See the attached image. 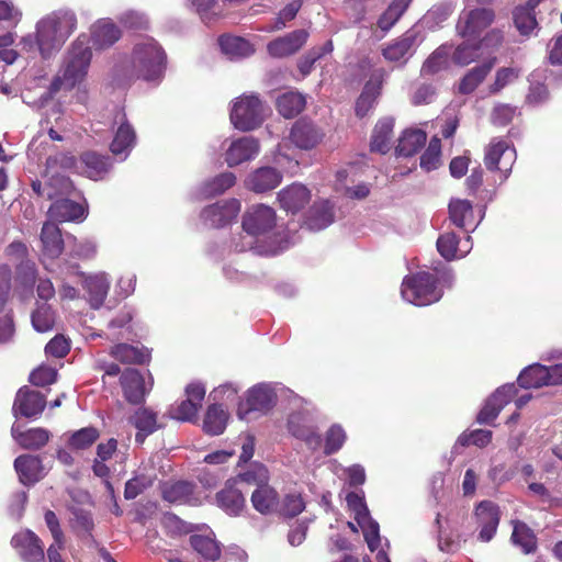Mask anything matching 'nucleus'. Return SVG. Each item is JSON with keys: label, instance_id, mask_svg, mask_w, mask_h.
Masks as SVG:
<instances>
[{"label": "nucleus", "instance_id": "55", "mask_svg": "<svg viewBox=\"0 0 562 562\" xmlns=\"http://www.w3.org/2000/svg\"><path fill=\"white\" fill-rule=\"evenodd\" d=\"M334 49L333 42L329 40L324 45L319 47L311 48L306 54H304L297 63V68L303 77H306L311 74L314 64L321 59L323 56L330 54Z\"/></svg>", "mask_w": 562, "mask_h": 562}, {"label": "nucleus", "instance_id": "31", "mask_svg": "<svg viewBox=\"0 0 562 562\" xmlns=\"http://www.w3.org/2000/svg\"><path fill=\"white\" fill-rule=\"evenodd\" d=\"M250 501L252 507L261 515L268 516L276 514L279 510V494L268 483L256 487L251 494Z\"/></svg>", "mask_w": 562, "mask_h": 562}, {"label": "nucleus", "instance_id": "45", "mask_svg": "<svg viewBox=\"0 0 562 562\" xmlns=\"http://www.w3.org/2000/svg\"><path fill=\"white\" fill-rule=\"evenodd\" d=\"M547 366L533 363L524 369L518 376V384L524 389H538L548 385Z\"/></svg>", "mask_w": 562, "mask_h": 562}, {"label": "nucleus", "instance_id": "20", "mask_svg": "<svg viewBox=\"0 0 562 562\" xmlns=\"http://www.w3.org/2000/svg\"><path fill=\"white\" fill-rule=\"evenodd\" d=\"M120 381L124 397L131 404L143 403L151 387V383H149V386H146L143 374L136 369H126L122 373Z\"/></svg>", "mask_w": 562, "mask_h": 562}, {"label": "nucleus", "instance_id": "23", "mask_svg": "<svg viewBox=\"0 0 562 562\" xmlns=\"http://www.w3.org/2000/svg\"><path fill=\"white\" fill-rule=\"evenodd\" d=\"M281 181V171L277 168L266 166L250 172L245 180V186L255 193H265L276 189Z\"/></svg>", "mask_w": 562, "mask_h": 562}, {"label": "nucleus", "instance_id": "57", "mask_svg": "<svg viewBox=\"0 0 562 562\" xmlns=\"http://www.w3.org/2000/svg\"><path fill=\"white\" fill-rule=\"evenodd\" d=\"M412 0H393L378 20L379 27L389 31L406 11Z\"/></svg>", "mask_w": 562, "mask_h": 562}, {"label": "nucleus", "instance_id": "13", "mask_svg": "<svg viewBox=\"0 0 562 562\" xmlns=\"http://www.w3.org/2000/svg\"><path fill=\"white\" fill-rule=\"evenodd\" d=\"M240 201L228 199L218 201L203 209L201 218L211 227H223L236 220L240 212Z\"/></svg>", "mask_w": 562, "mask_h": 562}, {"label": "nucleus", "instance_id": "28", "mask_svg": "<svg viewBox=\"0 0 562 562\" xmlns=\"http://www.w3.org/2000/svg\"><path fill=\"white\" fill-rule=\"evenodd\" d=\"M130 423L137 429L135 441L138 445H143L149 435L161 427L158 423L157 413L148 407L137 408L130 417Z\"/></svg>", "mask_w": 562, "mask_h": 562}, {"label": "nucleus", "instance_id": "35", "mask_svg": "<svg viewBox=\"0 0 562 562\" xmlns=\"http://www.w3.org/2000/svg\"><path fill=\"white\" fill-rule=\"evenodd\" d=\"M334 217V205L328 200H322L313 204L304 224L307 229L318 232L328 227Z\"/></svg>", "mask_w": 562, "mask_h": 562}, {"label": "nucleus", "instance_id": "37", "mask_svg": "<svg viewBox=\"0 0 562 562\" xmlns=\"http://www.w3.org/2000/svg\"><path fill=\"white\" fill-rule=\"evenodd\" d=\"M121 38L120 29L110 20H99L91 27V40L94 47L104 49Z\"/></svg>", "mask_w": 562, "mask_h": 562}, {"label": "nucleus", "instance_id": "63", "mask_svg": "<svg viewBox=\"0 0 562 562\" xmlns=\"http://www.w3.org/2000/svg\"><path fill=\"white\" fill-rule=\"evenodd\" d=\"M239 481L256 485L267 484L269 480L268 470L263 464L252 463L246 471L239 473Z\"/></svg>", "mask_w": 562, "mask_h": 562}, {"label": "nucleus", "instance_id": "38", "mask_svg": "<svg viewBox=\"0 0 562 562\" xmlns=\"http://www.w3.org/2000/svg\"><path fill=\"white\" fill-rule=\"evenodd\" d=\"M218 45L222 53L232 60L249 57L255 52L252 44L239 36L222 35Z\"/></svg>", "mask_w": 562, "mask_h": 562}, {"label": "nucleus", "instance_id": "56", "mask_svg": "<svg viewBox=\"0 0 562 562\" xmlns=\"http://www.w3.org/2000/svg\"><path fill=\"white\" fill-rule=\"evenodd\" d=\"M192 548L204 559L215 561L221 555L217 541L210 536L193 535L190 537Z\"/></svg>", "mask_w": 562, "mask_h": 562}, {"label": "nucleus", "instance_id": "25", "mask_svg": "<svg viewBox=\"0 0 562 562\" xmlns=\"http://www.w3.org/2000/svg\"><path fill=\"white\" fill-rule=\"evenodd\" d=\"M237 481H227L224 488L216 494V504L229 516H238L246 506V499L236 487Z\"/></svg>", "mask_w": 562, "mask_h": 562}, {"label": "nucleus", "instance_id": "49", "mask_svg": "<svg viewBox=\"0 0 562 562\" xmlns=\"http://www.w3.org/2000/svg\"><path fill=\"white\" fill-rule=\"evenodd\" d=\"M305 97L299 92L289 91L281 94L277 100V108L279 113L291 119L296 116L305 108Z\"/></svg>", "mask_w": 562, "mask_h": 562}, {"label": "nucleus", "instance_id": "52", "mask_svg": "<svg viewBox=\"0 0 562 562\" xmlns=\"http://www.w3.org/2000/svg\"><path fill=\"white\" fill-rule=\"evenodd\" d=\"M236 183V177L233 172H223L214 178L206 180L201 186V195L204 198H212L223 194Z\"/></svg>", "mask_w": 562, "mask_h": 562}, {"label": "nucleus", "instance_id": "54", "mask_svg": "<svg viewBox=\"0 0 562 562\" xmlns=\"http://www.w3.org/2000/svg\"><path fill=\"white\" fill-rule=\"evenodd\" d=\"M535 8L532 4L527 3L526 5L517 7L514 11L515 26L522 36H529L538 25Z\"/></svg>", "mask_w": 562, "mask_h": 562}, {"label": "nucleus", "instance_id": "3", "mask_svg": "<svg viewBox=\"0 0 562 562\" xmlns=\"http://www.w3.org/2000/svg\"><path fill=\"white\" fill-rule=\"evenodd\" d=\"M277 215L272 207L265 204L252 205L243 216V228L247 234L239 251L254 249L259 255L272 256L285 248L274 233Z\"/></svg>", "mask_w": 562, "mask_h": 562}, {"label": "nucleus", "instance_id": "36", "mask_svg": "<svg viewBox=\"0 0 562 562\" xmlns=\"http://www.w3.org/2000/svg\"><path fill=\"white\" fill-rule=\"evenodd\" d=\"M11 434L19 446L29 450H37L44 447L50 437V432L45 428L38 427L22 431L16 424H13Z\"/></svg>", "mask_w": 562, "mask_h": 562}, {"label": "nucleus", "instance_id": "4", "mask_svg": "<svg viewBox=\"0 0 562 562\" xmlns=\"http://www.w3.org/2000/svg\"><path fill=\"white\" fill-rule=\"evenodd\" d=\"M430 271H419L405 277L402 282L403 300L416 306H427L438 302L443 289H450L454 282L452 270L446 263L438 261Z\"/></svg>", "mask_w": 562, "mask_h": 562}, {"label": "nucleus", "instance_id": "40", "mask_svg": "<svg viewBox=\"0 0 562 562\" xmlns=\"http://www.w3.org/2000/svg\"><path fill=\"white\" fill-rule=\"evenodd\" d=\"M85 213L81 204L69 199L56 200L49 207L50 216L61 222L83 220Z\"/></svg>", "mask_w": 562, "mask_h": 562}, {"label": "nucleus", "instance_id": "15", "mask_svg": "<svg viewBox=\"0 0 562 562\" xmlns=\"http://www.w3.org/2000/svg\"><path fill=\"white\" fill-rule=\"evenodd\" d=\"M11 544L23 562H44L43 542L32 530L16 532L11 539Z\"/></svg>", "mask_w": 562, "mask_h": 562}, {"label": "nucleus", "instance_id": "39", "mask_svg": "<svg viewBox=\"0 0 562 562\" xmlns=\"http://www.w3.org/2000/svg\"><path fill=\"white\" fill-rule=\"evenodd\" d=\"M81 164L83 173L92 180L102 179L112 166L110 157L93 151L85 153L81 156Z\"/></svg>", "mask_w": 562, "mask_h": 562}, {"label": "nucleus", "instance_id": "64", "mask_svg": "<svg viewBox=\"0 0 562 562\" xmlns=\"http://www.w3.org/2000/svg\"><path fill=\"white\" fill-rule=\"evenodd\" d=\"M477 44L481 46L482 54L495 53L504 42V32L501 29H491L484 36H480Z\"/></svg>", "mask_w": 562, "mask_h": 562}, {"label": "nucleus", "instance_id": "1", "mask_svg": "<svg viewBox=\"0 0 562 562\" xmlns=\"http://www.w3.org/2000/svg\"><path fill=\"white\" fill-rule=\"evenodd\" d=\"M167 54L164 47L153 37L138 38L130 56L115 65L117 75L125 79H142L148 82H159L166 72Z\"/></svg>", "mask_w": 562, "mask_h": 562}, {"label": "nucleus", "instance_id": "34", "mask_svg": "<svg viewBox=\"0 0 562 562\" xmlns=\"http://www.w3.org/2000/svg\"><path fill=\"white\" fill-rule=\"evenodd\" d=\"M162 497L171 504L199 505L200 498L194 494V486L189 482H176L167 484L162 488Z\"/></svg>", "mask_w": 562, "mask_h": 562}, {"label": "nucleus", "instance_id": "26", "mask_svg": "<svg viewBox=\"0 0 562 562\" xmlns=\"http://www.w3.org/2000/svg\"><path fill=\"white\" fill-rule=\"evenodd\" d=\"M449 215L456 226L467 232L471 227V232H473L483 220L484 212H482L479 220L475 221L472 203L468 200L454 199L449 203Z\"/></svg>", "mask_w": 562, "mask_h": 562}, {"label": "nucleus", "instance_id": "44", "mask_svg": "<svg viewBox=\"0 0 562 562\" xmlns=\"http://www.w3.org/2000/svg\"><path fill=\"white\" fill-rule=\"evenodd\" d=\"M394 121L392 117L380 120L372 134L370 147L372 151L385 154L390 149V137L393 131Z\"/></svg>", "mask_w": 562, "mask_h": 562}, {"label": "nucleus", "instance_id": "53", "mask_svg": "<svg viewBox=\"0 0 562 562\" xmlns=\"http://www.w3.org/2000/svg\"><path fill=\"white\" fill-rule=\"evenodd\" d=\"M482 55L481 46L477 44L476 40L464 38V41L454 48L452 60L459 66H467L475 61Z\"/></svg>", "mask_w": 562, "mask_h": 562}, {"label": "nucleus", "instance_id": "61", "mask_svg": "<svg viewBox=\"0 0 562 562\" xmlns=\"http://www.w3.org/2000/svg\"><path fill=\"white\" fill-rule=\"evenodd\" d=\"M190 5L200 15L201 20L209 24L215 21L221 11L217 10V0H189Z\"/></svg>", "mask_w": 562, "mask_h": 562}, {"label": "nucleus", "instance_id": "42", "mask_svg": "<svg viewBox=\"0 0 562 562\" xmlns=\"http://www.w3.org/2000/svg\"><path fill=\"white\" fill-rule=\"evenodd\" d=\"M427 135L422 130H406L398 139L396 154L409 157L415 155L426 143Z\"/></svg>", "mask_w": 562, "mask_h": 562}, {"label": "nucleus", "instance_id": "2", "mask_svg": "<svg viewBox=\"0 0 562 562\" xmlns=\"http://www.w3.org/2000/svg\"><path fill=\"white\" fill-rule=\"evenodd\" d=\"M92 59L89 40L81 34L71 44L64 57L63 64L50 82L48 91L41 94L37 101L32 102L35 108H44L58 92H68L79 87L86 79Z\"/></svg>", "mask_w": 562, "mask_h": 562}, {"label": "nucleus", "instance_id": "41", "mask_svg": "<svg viewBox=\"0 0 562 562\" xmlns=\"http://www.w3.org/2000/svg\"><path fill=\"white\" fill-rule=\"evenodd\" d=\"M496 58H491L486 63L479 65L469 70L461 79L459 85V91L463 94L473 92L477 86L486 78L495 65Z\"/></svg>", "mask_w": 562, "mask_h": 562}, {"label": "nucleus", "instance_id": "19", "mask_svg": "<svg viewBox=\"0 0 562 562\" xmlns=\"http://www.w3.org/2000/svg\"><path fill=\"white\" fill-rule=\"evenodd\" d=\"M517 389L514 383L498 387L485 402L477 415L480 424H491L501 413L503 407L516 395Z\"/></svg>", "mask_w": 562, "mask_h": 562}, {"label": "nucleus", "instance_id": "18", "mask_svg": "<svg viewBox=\"0 0 562 562\" xmlns=\"http://www.w3.org/2000/svg\"><path fill=\"white\" fill-rule=\"evenodd\" d=\"M310 34L305 30H295L279 36L267 45L268 54L274 58H284L297 53L307 42Z\"/></svg>", "mask_w": 562, "mask_h": 562}, {"label": "nucleus", "instance_id": "14", "mask_svg": "<svg viewBox=\"0 0 562 562\" xmlns=\"http://www.w3.org/2000/svg\"><path fill=\"white\" fill-rule=\"evenodd\" d=\"M474 515L479 529L477 539L481 542H490L499 525V507L491 501H482L475 507Z\"/></svg>", "mask_w": 562, "mask_h": 562}, {"label": "nucleus", "instance_id": "46", "mask_svg": "<svg viewBox=\"0 0 562 562\" xmlns=\"http://www.w3.org/2000/svg\"><path fill=\"white\" fill-rule=\"evenodd\" d=\"M66 445L70 450H86L90 448L100 437V431L93 426L83 427L66 435Z\"/></svg>", "mask_w": 562, "mask_h": 562}, {"label": "nucleus", "instance_id": "29", "mask_svg": "<svg viewBox=\"0 0 562 562\" xmlns=\"http://www.w3.org/2000/svg\"><path fill=\"white\" fill-rule=\"evenodd\" d=\"M110 278L104 272L89 274L83 279V289L87 292V300L92 308L102 306L109 289Z\"/></svg>", "mask_w": 562, "mask_h": 562}, {"label": "nucleus", "instance_id": "7", "mask_svg": "<svg viewBox=\"0 0 562 562\" xmlns=\"http://www.w3.org/2000/svg\"><path fill=\"white\" fill-rule=\"evenodd\" d=\"M425 36L420 25H415L382 49L383 57L398 66L405 65L414 55Z\"/></svg>", "mask_w": 562, "mask_h": 562}, {"label": "nucleus", "instance_id": "5", "mask_svg": "<svg viewBox=\"0 0 562 562\" xmlns=\"http://www.w3.org/2000/svg\"><path fill=\"white\" fill-rule=\"evenodd\" d=\"M77 27L76 14L70 10L55 11L36 23L40 54L49 58L60 50Z\"/></svg>", "mask_w": 562, "mask_h": 562}, {"label": "nucleus", "instance_id": "10", "mask_svg": "<svg viewBox=\"0 0 562 562\" xmlns=\"http://www.w3.org/2000/svg\"><path fill=\"white\" fill-rule=\"evenodd\" d=\"M516 158V150L508 142L494 138L485 150L484 162L488 170L499 172L503 183L509 177Z\"/></svg>", "mask_w": 562, "mask_h": 562}, {"label": "nucleus", "instance_id": "22", "mask_svg": "<svg viewBox=\"0 0 562 562\" xmlns=\"http://www.w3.org/2000/svg\"><path fill=\"white\" fill-rule=\"evenodd\" d=\"M437 250L448 261L464 258L472 249L470 235L463 241L453 232H446L437 239Z\"/></svg>", "mask_w": 562, "mask_h": 562}, {"label": "nucleus", "instance_id": "21", "mask_svg": "<svg viewBox=\"0 0 562 562\" xmlns=\"http://www.w3.org/2000/svg\"><path fill=\"white\" fill-rule=\"evenodd\" d=\"M43 265L49 272H55L47 263V259H56L64 250V239L58 226L47 222L41 232Z\"/></svg>", "mask_w": 562, "mask_h": 562}, {"label": "nucleus", "instance_id": "43", "mask_svg": "<svg viewBox=\"0 0 562 562\" xmlns=\"http://www.w3.org/2000/svg\"><path fill=\"white\" fill-rule=\"evenodd\" d=\"M228 413L217 404L209 406L203 420V430L212 436L223 434L227 426Z\"/></svg>", "mask_w": 562, "mask_h": 562}, {"label": "nucleus", "instance_id": "47", "mask_svg": "<svg viewBox=\"0 0 562 562\" xmlns=\"http://www.w3.org/2000/svg\"><path fill=\"white\" fill-rule=\"evenodd\" d=\"M451 52L452 47L448 44L439 46L423 64L420 69L422 75H435L447 69Z\"/></svg>", "mask_w": 562, "mask_h": 562}, {"label": "nucleus", "instance_id": "12", "mask_svg": "<svg viewBox=\"0 0 562 562\" xmlns=\"http://www.w3.org/2000/svg\"><path fill=\"white\" fill-rule=\"evenodd\" d=\"M187 400L181 401L177 405H172L169 409L171 418L180 422H192L202 405L205 396V387L201 383H191L186 387Z\"/></svg>", "mask_w": 562, "mask_h": 562}, {"label": "nucleus", "instance_id": "16", "mask_svg": "<svg viewBox=\"0 0 562 562\" xmlns=\"http://www.w3.org/2000/svg\"><path fill=\"white\" fill-rule=\"evenodd\" d=\"M289 431L297 439L303 440L312 450H317L322 446V437L316 431L313 420L305 413H293L288 420Z\"/></svg>", "mask_w": 562, "mask_h": 562}, {"label": "nucleus", "instance_id": "27", "mask_svg": "<svg viewBox=\"0 0 562 562\" xmlns=\"http://www.w3.org/2000/svg\"><path fill=\"white\" fill-rule=\"evenodd\" d=\"M278 200L283 210L294 214L310 202L311 192L301 183H292L278 193Z\"/></svg>", "mask_w": 562, "mask_h": 562}, {"label": "nucleus", "instance_id": "24", "mask_svg": "<svg viewBox=\"0 0 562 562\" xmlns=\"http://www.w3.org/2000/svg\"><path fill=\"white\" fill-rule=\"evenodd\" d=\"M260 150L259 142L250 136L240 137L229 145L225 160L229 167L254 159Z\"/></svg>", "mask_w": 562, "mask_h": 562}, {"label": "nucleus", "instance_id": "58", "mask_svg": "<svg viewBox=\"0 0 562 562\" xmlns=\"http://www.w3.org/2000/svg\"><path fill=\"white\" fill-rule=\"evenodd\" d=\"M33 328L38 333H46L53 329L55 324V312L47 303L38 304L31 316Z\"/></svg>", "mask_w": 562, "mask_h": 562}, {"label": "nucleus", "instance_id": "32", "mask_svg": "<svg viewBox=\"0 0 562 562\" xmlns=\"http://www.w3.org/2000/svg\"><path fill=\"white\" fill-rule=\"evenodd\" d=\"M323 137V134L316 126L305 120L297 121L290 133L291 142L301 149H311L316 146Z\"/></svg>", "mask_w": 562, "mask_h": 562}, {"label": "nucleus", "instance_id": "60", "mask_svg": "<svg viewBox=\"0 0 562 562\" xmlns=\"http://www.w3.org/2000/svg\"><path fill=\"white\" fill-rule=\"evenodd\" d=\"M346 439L347 435L344 428L338 424L331 425L325 437V454L330 456L337 452L344 446Z\"/></svg>", "mask_w": 562, "mask_h": 562}, {"label": "nucleus", "instance_id": "17", "mask_svg": "<svg viewBox=\"0 0 562 562\" xmlns=\"http://www.w3.org/2000/svg\"><path fill=\"white\" fill-rule=\"evenodd\" d=\"M45 406V395L27 386H23L16 393L12 411L14 416L21 415L26 418H32L41 415Z\"/></svg>", "mask_w": 562, "mask_h": 562}, {"label": "nucleus", "instance_id": "51", "mask_svg": "<svg viewBox=\"0 0 562 562\" xmlns=\"http://www.w3.org/2000/svg\"><path fill=\"white\" fill-rule=\"evenodd\" d=\"M70 188L71 182L66 177L54 178L45 186L40 180L32 181L33 192L38 196H45L49 200L55 199L58 194L68 193Z\"/></svg>", "mask_w": 562, "mask_h": 562}, {"label": "nucleus", "instance_id": "8", "mask_svg": "<svg viewBox=\"0 0 562 562\" xmlns=\"http://www.w3.org/2000/svg\"><path fill=\"white\" fill-rule=\"evenodd\" d=\"M276 392L269 383H258L250 387L240 401L237 416L241 420H249L251 413H267L276 403Z\"/></svg>", "mask_w": 562, "mask_h": 562}, {"label": "nucleus", "instance_id": "11", "mask_svg": "<svg viewBox=\"0 0 562 562\" xmlns=\"http://www.w3.org/2000/svg\"><path fill=\"white\" fill-rule=\"evenodd\" d=\"M114 137L110 145L111 153L119 157L121 161L125 160L135 147L137 136L135 128L128 122L126 114L122 111L117 112L114 119Z\"/></svg>", "mask_w": 562, "mask_h": 562}, {"label": "nucleus", "instance_id": "30", "mask_svg": "<svg viewBox=\"0 0 562 562\" xmlns=\"http://www.w3.org/2000/svg\"><path fill=\"white\" fill-rule=\"evenodd\" d=\"M383 82L382 71H375L364 85V88L356 102V114L359 117L366 116L376 102Z\"/></svg>", "mask_w": 562, "mask_h": 562}, {"label": "nucleus", "instance_id": "9", "mask_svg": "<svg viewBox=\"0 0 562 562\" xmlns=\"http://www.w3.org/2000/svg\"><path fill=\"white\" fill-rule=\"evenodd\" d=\"M495 20L494 11L485 8L464 9L461 11L456 31L462 38L477 40Z\"/></svg>", "mask_w": 562, "mask_h": 562}, {"label": "nucleus", "instance_id": "48", "mask_svg": "<svg viewBox=\"0 0 562 562\" xmlns=\"http://www.w3.org/2000/svg\"><path fill=\"white\" fill-rule=\"evenodd\" d=\"M111 356L123 363H145L149 360L150 353L146 348L119 344L111 349Z\"/></svg>", "mask_w": 562, "mask_h": 562}, {"label": "nucleus", "instance_id": "50", "mask_svg": "<svg viewBox=\"0 0 562 562\" xmlns=\"http://www.w3.org/2000/svg\"><path fill=\"white\" fill-rule=\"evenodd\" d=\"M514 529L512 533L513 543L520 548L525 554H529L537 549V539L533 531L522 521H513Z\"/></svg>", "mask_w": 562, "mask_h": 562}, {"label": "nucleus", "instance_id": "6", "mask_svg": "<svg viewBox=\"0 0 562 562\" xmlns=\"http://www.w3.org/2000/svg\"><path fill=\"white\" fill-rule=\"evenodd\" d=\"M263 121L262 103L256 94H244L233 102L231 122L239 131H251Z\"/></svg>", "mask_w": 562, "mask_h": 562}, {"label": "nucleus", "instance_id": "33", "mask_svg": "<svg viewBox=\"0 0 562 562\" xmlns=\"http://www.w3.org/2000/svg\"><path fill=\"white\" fill-rule=\"evenodd\" d=\"M14 469L24 485H31L43 477L42 461L36 456L23 454L15 459Z\"/></svg>", "mask_w": 562, "mask_h": 562}, {"label": "nucleus", "instance_id": "62", "mask_svg": "<svg viewBox=\"0 0 562 562\" xmlns=\"http://www.w3.org/2000/svg\"><path fill=\"white\" fill-rule=\"evenodd\" d=\"M133 315L130 310H122L115 318L109 323V338L120 339L125 337V331H130V323Z\"/></svg>", "mask_w": 562, "mask_h": 562}, {"label": "nucleus", "instance_id": "59", "mask_svg": "<svg viewBox=\"0 0 562 562\" xmlns=\"http://www.w3.org/2000/svg\"><path fill=\"white\" fill-rule=\"evenodd\" d=\"M441 165V142L438 137H432L428 147L420 157V167L429 172L436 170Z\"/></svg>", "mask_w": 562, "mask_h": 562}]
</instances>
